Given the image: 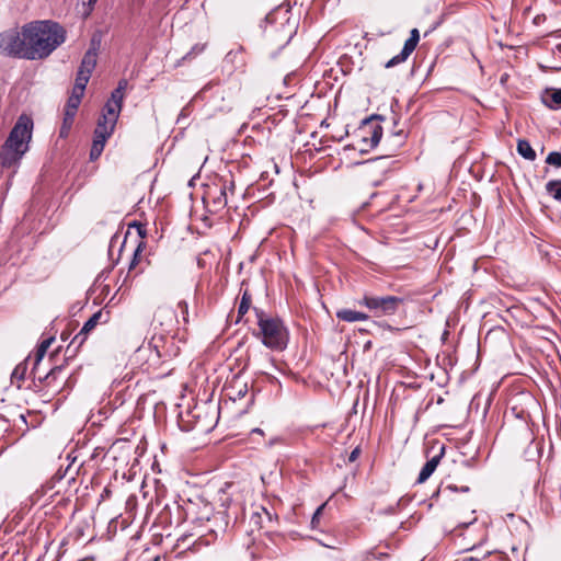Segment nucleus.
Listing matches in <instances>:
<instances>
[{"mask_svg":"<svg viewBox=\"0 0 561 561\" xmlns=\"http://www.w3.org/2000/svg\"><path fill=\"white\" fill-rule=\"evenodd\" d=\"M542 103L551 110L561 108V88H547L541 94Z\"/></svg>","mask_w":561,"mask_h":561,"instance_id":"2eb2a0df","label":"nucleus"},{"mask_svg":"<svg viewBox=\"0 0 561 561\" xmlns=\"http://www.w3.org/2000/svg\"><path fill=\"white\" fill-rule=\"evenodd\" d=\"M22 36L26 38V60H43L66 42L67 32L58 22L39 20L24 24Z\"/></svg>","mask_w":561,"mask_h":561,"instance_id":"f257e3e1","label":"nucleus"},{"mask_svg":"<svg viewBox=\"0 0 561 561\" xmlns=\"http://www.w3.org/2000/svg\"><path fill=\"white\" fill-rule=\"evenodd\" d=\"M149 351H150V355H149V362L152 364V365H157L161 358V354L158 350V346L154 345L153 348L149 347Z\"/></svg>","mask_w":561,"mask_h":561,"instance_id":"7c9ffc66","label":"nucleus"},{"mask_svg":"<svg viewBox=\"0 0 561 561\" xmlns=\"http://www.w3.org/2000/svg\"><path fill=\"white\" fill-rule=\"evenodd\" d=\"M205 44H195L191 50L182 57V60H191L197 55L202 54L205 49Z\"/></svg>","mask_w":561,"mask_h":561,"instance_id":"bb28decb","label":"nucleus"},{"mask_svg":"<svg viewBox=\"0 0 561 561\" xmlns=\"http://www.w3.org/2000/svg\"><path fill=\"white\" fill-rule=\"evenodd\" d=\"M100 41H96L94 37L91 41L90 48L83 55L79 69L77 71V77L75 83L78 84V90L83 87H87L90 77L95 69L98 50H99Z\"/></svg>","mask_w":561,"mask_h":561,"instance_id":"0eeeda50","label":"nucleus"},{"mask_svg":"<svg viewBox=\"0 0 561 561\" xmlns=\"http://www.w3.org/2000/svg\"><path fill=\"white\" fill-rule=\"evenodd\" d=\"M25 371L26 367L24 365H18L12 373V378L22 380L24 379Z\"/></svg>","mask_w":561,"mask_h":561,"instance_id":"473e14b6","label":"nucleus"},{"mask_svg":"<svg viewBox=\"0 0 561 561\" xmlns=\"http://www.w3.org/2000/svg\"><path fill=\"white\" fill-rule=\"evenodd\" d=\"M0 55L11 58L26 59V38L22 36V30H7L0 33Z\"/></svg>","mask_w":561,"mask_h":561,"instance_id":"423d86ee","label":"nucleus"},{"mask_svg":"<svg viewBox=\"0 0 561 561\" xmlns=\"http://www.w3.org/2000/svg\"><path fill=\"white\" fill-rule=\"evenodd\" d=\"M261 510L268 518H271L270 513L264 507H261Z\"/></svg>","mask_w":561,"mask_h":561,"instance_id":"ea45409f","label":"nucleus"},{"mask_svg":"<svg viewBox=\"0 0 561 561\" xmlns=\"http://www.w3.org/2000/svg\"><path fill=\"white\" fill-rule=\"evenodd\" d=\"M247 392H248V387H247V385H243V388L238 391V397L242 398L245 396Z\"/></svg>","mask_w":561,"mask_h":561,"instance_id":"e433bc0d","label":"nucleus"},{"mask_svg":"<svg viewBox=\"0 0 561 561\" xmlns=\"http://www.w3.org/2000/svg\"><path fill=\"white\" fill-rule=\"evenodd\" d=\"M446 491H458V488L454 484H448L446 486H439L438 490L433 494V497H436L440 493H445Z\"/></svg>","mask_w":561,"mask_h":561,"instance_id":"72a5a7b5","label":"nucleus"},{"mask_svg":"<svg viewBox=\"0 0 561 561\" xmlns=\"http://www.w3.org/2000/svg\"><path fill=\"white\" fill-rule=\"evenodd\" d=\"M469 490H470V489H469V486H467V485H466V486H461V488H460V491H461V492H469Z\"/></svg>","mask_w":561,"mask_h":561,"instance_id":"4c0bfd02","label":"nucleus"},{"mask_svg":"<svg viewBox=\"0 0 561 561\" xmlns=\"http://www.w3.org/2000/svg\"><path fill=\"white\" fill-rule=\"evenodd\" d=\"M242 53H243L242 47H239L236 50L232 49L226 55L225 61L230 62L232 65H234L236 62H240L242 65L243 64Z\"/></svg>","mask_w":561,"mask_h":561,"instance_id":"393cba45","label":"nucleus"},{"mask_svg":"<svg viewBox=\"0 0 561 561\" xmlns=\"http://www.w3.org/2000/svg\"><path fill=\"white\" fill-rule=\"evenodd\" d=\"M402 302L403 299L397 296H376L367 293L357 301L359 306L366 307L375 317L394 314Z\"/></svg>","mask_w":561,"mask_h":561,"instance_id":"20e7f679","label":"nucleus"},{"mask_svg":"<svg viewBox=\"0 0 561 561\" xmlns=\"http://www.w3.org/2000/svg\"><path fill=\"white\" fill-rule=\"evenodd\" d=\"M252 518H253V519H254V518H261L260 513H259V512H255V513L253 514Z\"/></svg>","mask_w":561,"mask_h":561,"instance_id":"a19ab883","label":"nucleus"},{"mask_svg":"<svg viewBox=\"0 0 561 561\" xmlns=\"http://www.w3.org/2000/svg\"><path fill=\"white\" fill-rule=\"evenodd\" d=\"M420 41V33L417 28H413L410 32V37L405 41L402 50L388 60L385 65L386 68H392L404 62L409 56L413 53Z\"/></svg>","mask_w":561,"mask_h":561,"instance_id":"6e6552de","label":"nucleus"},{"mask_svg":"<svg viewBox=\"0 0 561 561\" xmlns=\"http://www.w3.org/2000/svg\"><path fill=\"white\" fill-rule=\"evenodd\" d=\"M251 306V295L248 290H244L241 297V301L238 307V317L239 319L243 317L250 309Z\"/></svg>","mask_w":561,"mask_h":561,"instance_id":"5701e85b","label":"nucleus"},{"mask_svg":"<svg viewBox=\"0 0 561 561\" xmlns=\"http://www.w3.org/2000/svg\"><path fill=\"white\" fill-rule=\"evenodd\" d=\"M546 192L561 202V180H551L546 184Z\"/></svg>","mask_w":561,"mask_h":561,"instance_id":"6ab92c4d","label":"nucleus"},{"mask_svg":"<svg viewBox=\"0 0 561 561\" xmlns=\"http://www.w3.org/2000/svg\"><path fill=\"white\" fill-rule=\"evenodd\" d=\"M360 455V448L356 447L354 448L351 454L348 455V462H354Z\"/></svg>","mask_w":561,"mask_h":561,"instance_id":"f704fd0d","label":"nucleus"},{"mask_svg":"<svg viewBox=\"0 0 561 561\" xmlns=\"http://www.w3.org/2000/svg\"><path fill=\"white\" fill-rule=\"evenodd\" d=\"M153 321L162 327L163 331H170L180 323L179 314L170 307L161 306L157 309Z\"/></svg>","mask_w":561,"mask_h":561,"instance_id":"1a4fd4ad","label":"nucleus"},{"mask_svg":"<svg viewBox=\"0 0 561 561\" xmlns=\"http://www.w3.org/2000/svg\"><path fill=\"white\" fill-rule=\"evenodd\" d=\"M142 251V242H140L137 248L134 250L133 260L129 263V271L134 270L135 266L138 264L139 255Z\"/></svg>","mask_w":561,"mask_h":561,"instance_id":"c756f323","label":"nucleus"},{"mask_svg":"<svg viewBox=\"0 0 561 561\" xmlns=\"http://www.w3.org/2000/svg\"><path fill=\"white\" fill-rule=\"evenodd\" d=\"M324 506H325V504L320 505L316 510V512L313 513L312 518H311V527L312 528H317L318 527L319 522H320V516L322 514V511H323Z\"/></svg>","mask_w":561,"mask_h":561,"instance_id":"2f4dec72","label":"nucleus"},{"mask_svg":"<svg viewBox=\"0 0 561 561\" xmlns=\"http://www.w3.org/2000/svg\"><path fill=\"white\" fill-rule=\"evenodd\" d=\"M106 139H104V136L100 133L99 136L93 137V144L90 150V159L96 160L102 151L104 150Z\"/></svg>","mask_w":561,"mask_h":561,"instance_id":"a211bd4d","label":"nucleus"},{"mask_svg":"<svg viewBox=\"0 0 561 561\" xmlns=\"http://www.w3.org/2000/svg\"><path fill=\"white\" fill-rule=\"evenodd\" d=\"M178 310L180 316L182 317L183 324L188 323V305L185 300H180L178 302Z\"/></svg>","mask_w":561,"mask_h":561,"instance_id":"c85d7f7f","label":"nucleus"},{"mask_svg":"<svg viewBox=\"0 0 561 561\" xmlns=\"http://www.w3.org/2000/svg\"><path fill=\"white\" fill-rule=\"evenodd\" d=\"M517 152L526 160L534 161L537 157L536 151L526 139H519L517 141Z\"/></svg>","mask_w":561,"mask_h":561,"instance_id":"f3484780","label":"nucleus"},{"mask_svg":"<svg viewBox=\"0 0 561 561\" xmlns=\"http://www.w3.org/2000/svg\"><path fill=\"white\" fill-rule=\"evenodd\" d=\"M76 116L64 114L62 125L59 130L61 138L68 137Z\"/></svg>","mask_w":561,"mask_h":561,"instance_id":"b1692460","label":"nucleus"},{"mask_svg":"<svg viewBox=\"0 0 561 561\" xmlns=\"http://www.w3.org/2000/svg\"><path fill=\"white\" fill-rule=\"evenodd\" d=\"M254 311L259 327V331L254 335L271 350H284L287 346L288 332L283 321L277 317L266 316L261 309L254 308Z\"/></svg>","mask_w":561,"mask_h":561,"instance_id":"7ed1b4c3","label":"nucleus"},{"mask_svg":"<svg viewBox=\"0 0 561 561\" xmlns=\"http://www.w3.org/2000/svg\"><path fill=\"white\" fill-rule=\"evenodd\" d=\"M336 318L345 322L365 321L369 318L368 314L351 309H341L336 312Z\"/></svg>","mask_w":561,"mask_h":561,"instance_id":"dca6fc26","label":"nucleus"},{"mask_svg":"<svg viewBox=\"0 0 561 561\" xmlns=\"http://www.w3.org/2000/svg\"><path fill=\"white\" fill-rule=\"evenodd\" d=\"M385 159H386V157H378L375 159L367 160L365 163H369V164L374 165V164H378V163L382 162Z\"/></svg>","mask_w":561,"mask_h":561,"instance_id":"c9c22d12","label":"nucleus"},{"mask_svg":"<svg viewBox=\"0 0 561 561\" xmlns=\"http://www.w3.org/2000/svg\"><path fill=\"white\" fill-rule=\"evenodd\" d=\"M445 455V445H440L438 454L434 455L431 459L426 461V463L422 467L417 483H424L436 470L437 466L439 465L442 458Z\"/></svg>","mask_w":561,"mask_h":561,"instance_id":"ddd939ff","label":"nucleus"},{"mask_svg":"<svg viewBox=\"0 0 561 561\" xmlns=\"http://www.w3.org/2000/svg\"><path fill=\"white\" fill-rule=\"evenodd\" d=\"M62 371V366H54L44 377H38L39 381H44L46 386H50L53 382H55L58 378V376Z\"/></svg>","mask_w":561,"mask_h":561,"instance_id":"412c9836","label":"nucleus"},{"mask_svg":"<svg viewBox=\"0 0 561 561\" xmlns=\"http://www.w3.org/2000/svg\"><path fill=\"white\" fill-rule=\"evenodd\" d=\"M227 184H222L219 188V193L217 196L214 197L213 199V204L214 206L217 208V209H221V208H225L228 204V199H227Z\"/></svg>","mask_w":561,"mask_h":561,"instance_id":"aec40b11","label":"nucleus"},{"mask_svg":"<svg viewBox=\"0 0 561 561\" xmlns=\"http://www.w3.org/2000/svg\"><path fill=\"white\" fill-rule=\"evenodd\" d=\"M85 87L82 85L80 90H78V84L75 83L72 92L67 100L65 105L64 114L76 116L78 107L81 103V100L84 94Z\"/></svg>","mask_w":561,"mask_h":561,"instance_id":"4468645a","label":"nucleus"},{"mask_svg":"<svg viewBox=\"0 0 561 561\" xmlns=\"http://www.w3.org/2000/svg\"><path fill=\"white\" fill-rule=\"evenodd\" d=\"M379 119H381L379 115H373L365 118L358 127L359 140L354 148H357L360 153L368 152L369 149L375 148L379 144L382 137V127L379 124Z\"/></svg>","mask_w":561,"mask_h":561,"instance_id":"39448f33","label":"nucleus"},{"mask_svg":"<svg viewBox=\"0 0 561 561\" xmlns=\"http://www.w3.org/2000/svg\"><path fill=\"white\" fill-rule=\"evenodd\" d=\"M462 561H479V560L470 557V558H465Z\"/></svg>","mask_w":561,"mask_h":561,"instance_id":"58836bf2","label":"nucleus"},{"mask_svg":"<svg viewBox=\"0 0 561 561\" xmlns=\"http://www.w3.org/2000/svg\"><path fill=\"white\" fill-rule=\"evenodd\" d=\"M546 163L556 168H561V152L552 151L546 158Z\"/></svg>","mask_w":561,"mask_h":561,"instance_id":"cd10ccee","label":"nucleus"},{"mask_svg":"<svg viewBox=\"0 0 561 561\" xmlns=\"http://www.w3.org/2000/svg\"><path fill=\"white\" fill-rule=\"evenodd\" d=\"M117 118L118 114H108L106 111H104L98 121V125L94 129V136H99L101 133L104 136V139H107L115 128Z\"/></svg>","mask_w":561,"mask_h":561,"instance_id":"f8f14e48","label":"nucleus"},{"mask_svg":"<svg viewBox=\"0 0 561 561\" xmlns=\"http://www.w3.org/2000/svg\"><path fill=\"white\" fill-rule=\"evenodd\" d=\"M98 0H78V4L82 7L81 13L83 16H89L93 11L94 4Z\"/></svg>","mask_w":561,"mask_h":561,"instance_id":"a878e982","label":"nucleus"},{"mask_svg":"<svg viewBox=\"0 0 561 561\" xmlns=\"http://www.w3.org/2000/svg\"><path fill=\"white\" fill-rule=\"evenodd\" d=\"M33 119L22 114L11 129L0 150V163L3 169H15L28 150L32 139Z\"/></svg>","mask_w":561,"mask_h":561,"instance_id":"f03ea898","label":"nucleus"},{"mask_svg":"<svg viewBox=\"0 0 561 561\" xmlns=\"http://www.w3.org/2000/svg\"><path fill=\"white\" fill-rule=\"evenodd\" d=\"M127 85V80L122 79L118 81L117 88L112 92L110 100L104 106V111H106L108 114L119 115L124 100V92Z\"/></svg>","mask_w":561,"mask_h":561,"instance_id":"9d476101","label":"nucleus"},{"mask_svg":"<svg viewBox=\"0 0 561 561\" xmlns=\"http://www.w3.org/2000/svg\"><path fill=\"white\" fill-rule=\"evenodd\" d=\"M53 341H54V337H48V339H45L44 341H42L41 344L38 345L37 351H36V363L33 368L34 371L37 369L38 363L45 356V354Z\"/></svg>","mask_w":561,"mask_h":561,"instance_id":"4be33fe9","label":"nucleus"},{"mask_svg":"<svg viewBox=\"0 0 561 561\" xmlns=\"http://www.w3.org/2000/svg\"><path fill=\"white\" fill-rule=\"evenodd\" d=\"M101 318V312L94 313L92 317H90L81 328L80 332L72 339L70 344L67 347V352H70L71 348H73V353L77 352V350L87 340V335L90 331H92L95 325L98 324L99 320Z\"/></svg>","mask_w":561,"mask_h":561,"instance_id":"9b49d317","label":"nucleus"}]
</instances>
